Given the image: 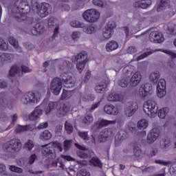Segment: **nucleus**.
Listing matches in <instances>:
<instances>
[{
	"mask_svg": "<svg viewBox=\"0 0 176 176\" xmlns=\"http://www.w3.org/2000/svg\"><path fill=\"white\" fill-rule=\"evenodd\" d=\"M92 3H94L95 6H98V8H102L104 6V1H102V0H93Z\"/></svg>",
	"mask_w": 176,
	"mask_h": 176,
	"instance_id": "60",
	"label": "nucleus"
},
{
	"mask_svg": "<svg viewBox=\"0 0 176 176\" xmlns=\"http://www.w3.org/2000/svg\"><path fill=\"white\" fill-rule=\"evenodd\" d=\"M157 103L153 100H148L143 106V111L149 118H155L157 114Z\"/></svg>",
	"mask_w": 176,
	"mask_h": 176,
	"instance_id": "7",
	"label": "nucleus"
},
{
	"mask_svg": "<svg viewBox=\"0 0 176 176\" xmlns=\"http://www.w3.org/2000/svg\"><path fill=\"white\" fill-rule=\"evenodd\" d=\"M128 129H129V131H131V133H134V131H135V130H137L136 125L133 122H129L128 123Z\"/></svg>",
	"mask_w": 176,
	"mask_h": 176,
	"instance_id": "55",
	"label": "nucleus"
},
{
	"mask_svg": "<svg viewBox=\"0 0 176 176\" xmlns=\"http://www.w3.org/2000/svg\"><path fill=\"white\" fill-rule=\"evenodd\" d=\"M77 176H90V172L86 170V169H81L77 173Z\"/></svg>",
	"mask_w": 176,
	"mask_h": 176,
	"instance_id": "57",
	"label": "nucleus"
},
{
	"mask_svg": "<svg viewBox=\"0 0 176 176\" xmlns=\"http://www.w3.org/2000/svg\"><path fill=\"white\" fill-rule=\"evenodd\" d=\"M0 57L3 61H12V57H13V54L6 53L1 54H0Z\"/></svg>",
	"mask_w": 176,
	"mask_h": 176,
	"instance_id": "41",
	"label": "nucleus"
},
{
	"mask_svg": "<svg viewBox=\"0 0 176 176\" xmlns=\"http://www.w3.org/2000/svg\"><path fill=\"white\" fill-rule=\"evenodd\" d=\"M52 10V6L47 3H41V8L38 12V16L40 17H42L43 19L44 17H46L47 16H49V10Z\"/></svg>",
	"mask_w": 176,
	"mask_h": 176,
	"instance_id": "16",
	"label": "nucleus"
},
{
	"mask_svg": "<svg viewBox=\"0 0 176 176\" xmlns=\"http://www.w3.org/2000/svg\"><path fill=\"white\" fill-rule=\"evenodd\" d=\"M47 127H49V123L47 122H45L40 123L38 125L37 129L38 130H42L43 129H47Z\"/></svg>",
	"mask_w": 176,
	"mask_h": 176,
	"instance_id": "59",
	"label": "nucleus"
},
{
	"mask_svg": "<svg viewBox=\"0 0 176 176\" xmlns=\"http://www.w3.org/2000/svg\"><path fill=\"white\" fill-rule=\"evenodd\" d=\"M43 26H41L39 23H36V25L32 28L31 32L32 35L37 36V35H41V34L43 32Z\"/></svg>",
	"mask_w": 176,
	"mask_h": 176,
	"instance_id": "23",
	"label": "nucleus"
},
{
	"mask_svg": "<svg viewBox=\"0 0 176 176\" xmlns=\"http://www.w3.org/2000/svg\"><path fill=\"white\" fill-rule=\"evenodd\" d=\"M41 100V93L39 91H29L23 96L21 101L23 104H38Z\"/></svg>",
	"mask_w": 176,
	"mask_h": 176,
	"instance_id": "8",
	"label": "nucleus"
},
{
	"mask_svg": "<svg viewBox=\"0 0 176 176\" xmlns=\"http://www.w3.org/2000/svg\"><path fill=\"white\" fill-rule=\"evenodd\" d=\"M72 142V140H65L64 142V151L67 152V151H69L71 148V144Z\"/></svg>",
	"mask_w": 176,
	"mask_h": 176,
	"instance_id": "54",
	"label": "nucleus"
},
{
	"mask_svg": "<svg viewBox=\"0 0 176 176\" xmlns=\"http://www.w3.org/2000/svg\"><path fill=\"white\" fill-rule=\"evenodd\" d=\"M168 3H170L169 0H161L160 3L157 6V12H162V10H164V9L168 6Z\"/></svg>",
	"mask_w": 176,
	"mask_h": 176,
	"instance_id": "30",
	"label": "nucleus"
},
{
	"mask_svg": "<svg viewBox=\"0 0 176 176\" xmlns=\"http://www.w3.org/2000/svg\"><path fill=\"white\" fill-rule=\"evenodd\" d=\"M42 109H35V110L32 112L31 115L29 116L30 120H38L41 116L42 115Z\"/></svg>",
	"mask_w": 176,
	"mask_h": 176,
	"instance_id": "22",
	"label": "nucleus"
},
{
	"mask_svg": "<svg viewBox=\"0 0 176 176\" xmlns=\"http://www.w3.org/2000/svg\"><path fill=\"white\" fill-rule=\"evenodd\" d=\"M155 162L156 164H162V166H170V164H171L170 161H164L162 160H156Z\"/></svg>",
	"mask_w": 176,
	"mask_h": 176,
	"instance_id": "53",
	"label": "nucleus"
},
{
	"mask_svg": "<svg viewBox=\"0 0 176 176\" xmlns=\"http://www.w3.org/2000/svg\"><path fill=\"white\" fill-rule=\"evenodd\" d=\"M16 104V100L13 99H8L6 98V93H0V107L8 108V109H12L13 107Z\"/></svg>",
	"mask_w": 176,
	"mask_h": 176,
	"instance_id": "10",
	"label": "nucleus"
},
{
	"mask_svg": "<svg viewBox=\"0 0 176 176\" xmlns=\"http://www.w3.org/2000/svg\"><path fill=\"white\" fill-rule=\"evenodd\" d=\"M32 131V126L31 125H25V126H21L19 125L16 127L15 129L16 133H21L22 131Z\"/></svg>",
	"mask_w": 176,
	"mask_h": 176,
	"instance_id": "31",
	"label": "nucleus"
},
{
	"mask_svg": "<svg viewBox=\"0 0 176 176\" xmlns=\"http://www.w3.org/2000/svg\"><path fill=\"white\" fill-rule=\"evenodd\" d=\"M100 16L101 14L96 9L87 10L82 14V18L87 23H97L100 20Z\"/></svg>",
	"mask_w": 176,
	"mask_h": 176,
	"instance_id": "9",
	"label": "nucleus"
},
{
	"mask_svg": "<svg viewBox=\"0 0 176 176\" xmlns=\"http://www.w3.org/2000/svg\"><path fill=\"white\" fill-rule=\"evenodd\" d=\"M162 42H164V36L163 35L162 32L158 31V33L155 41H153V43H162Z\"/></svg>",
	"mask_w": 176,
	"mask_h": 176,
	"instance_id": "38",
	"label": "nucleus"
},
{
	"mask_svg": "<svg viewBox=\"0 0 176 176\" xmlns=\"http://www.w3.org/2000/svg\"><path fill=\"white\" fill-rule=\"evenodd\" d=\"M104 111L107 115H114V116L119 113V109L112 104H106L104 107Z\"/></svg>",
	"mask_w": 176,
	"mask_h": 176,
	"instance_id": "18",
	"label": "nucleus"
},
{
	"mask_svg": "<svg viewBox=\"0 0 176 176\" xmlns=\"http://www.w3.org/2000/svg\"><path fill=\"white\" fill-rule=\"evenodd\" d=\"M138 109V103H137L136 102H128L126 104V107L124 110L126 116H128V118H131V116H133V115H134V113L137 112Z\"/></svg>",
	"mask_w": 176,
	"mask_h": 176,
	"instance_id": "12",
	"label": "nucleus"
},
{
	"mask_svg": "<svg viewBox=\"0 0 176 176\" xmlns=\"http://www.w3.org/2000/svg\"><path fill=\"white\" fill-rule=\"evenodd\" d=\"M133 153L136 157H140V156H141V153H142L141 147H140L138 146H135L134 148H133Z\"/></svg>",
	"mask_w": 176,
	"mask_h": 176,
	"instance_id": "49",
	"label": "nucleus"
},
{
	"mask_svg": "<svg viewBox=\"0 0 176 176\" xmlns=\"http://www.w3.org/2000/svg\"><path fill=\"white\" fill-rule=\"evenodd\" d=\"M79 36H80V33L79 32H74L72 34L73 41H78V39H79Z\"/></svg>",
	"mask_w": 176,
	"mask_h": 176,
	"instance_id": "63",
	"label": "nucleus"
},
{
	"mask_svg": "<svg viewBox=\"0 0 176 176\" xmlns=\"http://www.w3.org/2000/svg\"><path fill=\"white\" fill-rule=\"evenodd\" d=\"M153 94V87L149 83H146L141 86L139 95L141 98H146L148 96Z\"/></svg>",
	"mask_w": 176,
	"mask_h": 176,
	"instance_id": "11",
	"label": "nucleus"
},
{
	"mask_svg": "<svg viewBox=\"0 0 176 176\" xmlns=\"http://www.w3.org/2000/svg\"><path fill=\"white\" fill-rule=\"evenodd\" d=\"M84 32H85V34H94V32H96V28L93 25L87 26L84 29Z\"/></svg>",
	"mask_w": 176,
	"mask_h": 176,
	"instance_id": "47",
	"label": "nucleus"
},
{
	"mask_svg": "<svg viewBox=\"0 0 176 176\" xmlns=\"http://www.w3.org/2000/svg\"><path fill=\"white\" fill-rule=\"evenodd\" d=\"M157 94L160 98L166 96V80L161 78L157 85Z\"/></svg>",
	"mask_w": 176,
	"mask_h": 176,
	"instance_id": "13",
	"label": "nucleus"
},
{
	"mask_svg": "<svg viewBox=\"0 0 176 176\" xmlns=\"http://www.w3.org/2000/svg\"><path fill=\"white\" fill-rule=\"evenodd\" d=\"M70 25H72L74 28H82L84 24L78 21H72L70 22Z\"/></svg>",
	"mask_w": 176,
	"mask_h": 176,
	"instance_id": "45",
	"label": "nucleus"
},
{
	"mask_svg": "<svg viewBox=\"0 0 176 176\" xmlns=\"http://www.w3.org/2000/svg\"><path fill=\"white\" fill-rule=\"evenodd\" d=\"M160 135V131L157 128H153L150 131L147 135V141L148 144H153L159 136Z\"/></svg>",
	"mask_w": 176,
	"mask_h": 176,
	"instance_id": "14",
	"label": "nucleus"
},
{
	"mask_svg": "<svg viewBox=\"0 0 176 176\" xmlns=\"http://www.w3.org/2000/svg\"><path fill=\"white\" fill-rule=\"evenodd\" d=\"M58 106V103L57 102H50L46 109H45V114L49 115L52 111H54Z\"/></svg>",
	"mask_w": 176,
	"mask_h": 176,
	"instance_id": "29",
	"label": "nucleus"
},
{
	"mask_svg": "<svg viewBox=\"0 0 176 176\" xmlns=\"http://www.w3.org/2000/svg\"><path fill=\"white\" fill-rule=\"evenodd\" d=\"M175 25H169L168 26V32L170 35H175Z\"/></svg>",
	"mask_w": 176,
	"mask_h": 176,
	"instance_id": "58",
	"label": "nucleus"
},
{
	"mask_svg": "<svg viewBox=\"0 0 176 176\" xmlns=\"http://www.w3.org/2000/svg\"><path fill=\"white\" fill-rule=\"evenodd\" d=\"M34 145L35 144H34V142L31 140H29L26 143H25L23 148L25 149V151H29V152H31Z\"/></svg>",
	"mask_w": 176,
	"mask_h": 176,
	"instance_id": "39",
	"label": "nucleus"
},
{
	"mask_svg": "<svg viewBox=\"0 0 176 176\" xmlns=\"http://www.w3.org/2000/svg\"><path fill=\"white\" fill-rule=\"evenodd\" d=\"M78 134L79 137H80V138H82L85 141H87L89 140V134L87 133V132L79 131L78 133Z\"/></svg>",
	"mask_w": 176,
	"mask_h": 176,
	"instance_id": "56",
	"label": "nucleus"
},
{
	"mask_svg": "<svg viewBox=\"0 0 176 176\" xmlns=\"http://www.w3.org/2000/svg\"><path fill=\"white\" fill-rule=\"evenodd\" d=\"M119 47V44L116 41H110L106 45V50L107 52H113Z\"/></svg>",
	"mask_w": 176,
	"mask_h": 176,
	"instance_id": "27",
	"label": "nucleus"
},
{
	"mask_svg": "<svg viewBox=\"0 0 176 176\" xmlns=\"http://www.w3.org/2000/svg\"><path fill=\"white\" fill-rule=\"evenodd\" d=\"M113 135V130L112 128H107L102 131L100 137L102 138H108L109 137H112Z\"/></svg>",
	"mask_w": 176,
	"mask_h": 176,
	"instance_id": "26",
	"label": "nucleus"
},
{
	"mask_svg": "<svg viewBox=\"0 0 176 176\" xmlns=\"http://www.w3.org/2000/svg\"><path fill=\"white\" fill-rule=\"evenodd\" d=\"M129 83H130V79H129V77L122 78L118 81V85L120 86V87H127L129 86Z\"/></svg>",
	"mask_w": 176,
	"mask_h": 176,
	"instance_id": "34",
	"label": "nucleus"
},
{
	"mask_svg": "<svg viewBox=\"0 0 176 176\" xmlns=\"http://www.w3.org/2000/svg\"><path fill=\"white\" fill-rule=\"evenodd\" d=\"M107 100L111 102L122 101L123 100V95L113 92L108 96Z\"/></svg>",
	"mask_w": 176,
	"mask_h": 176,
	"instance_id": "20",
	"label": "nucleus"
},
{
	"mask_svg": "<svg viewBox=\"0 0 176 176\" xmlns=\"http://www.w3.org/2000/svg\"><path fill=\"white\" fill-rule=\"evenodd\" d=\"M42 153L48 159H56V149L59 150V152H63V144L60 142H54L53 143L47 144L42 146Z\"/></svg>",
	"mask_w": 176,
	"mask_h": 176,
	"instance_id": "2",
	"label": "nucleus"
},
{
	"mask_svg": "<svg viewBox=\"0 0 176 176\" xmlns=\"http://www.w3.org/2000/svg\"><path fill=\"white\" fill-rule=\"evenodd\" d=\"M90 166L94 167H98V168H102V162L98 157H92L89 160Z\"/></svg>",
	"mask_w": 176,
	"mask_h": 176,
	"instance_id": "21",
	"label": "nucleus"
},
{
	"mask_svg": "<svg viewBox=\"0 0 176 176\" xmlns=\"http://www.w3.org/2000/svg\"><path fill=\"white\" fill-rule=\"evenodd\" d=\"M158 32L159 30H154L151 32L149 34V41L153 43L155 41V39H156V36H157Z\"/></svg>",
	"mask_w": 176,
	"mask_h": 176,
	"instance_id": "50",
	"label": "nucleus"
},
{
	"mask_svg": "<svg viewBox=\"0 0 176 176\" xmlns=\"http://www.w3.org/2000/svg\"><path fill=\"white\" fill-rule=\"evenodd\" d=\"M72 67H74L72 63L68 60H63V65H60V69L64 71L65 69H69V68H72Z\"/></svg>",
	"mask_w": 176,
	"mask_h": 176,
	"instance_id": "36",
	"label": "nucleus"
},
{
	"mask_svg": "<svg viewBox=\"0 0 176 176\" xmlns=\"http://www.w3.org/2000/svg\"><path fill=\"white\" fill-rule=\"evenodd\" d=\"M18 6L16 8V20L20 21L21 17L25 16V14H28L31 12V6L28 3L27 0H17Z\"/></svg>",
	"mask_w": 176,
	"mask_h": 176,
	"instance_id": "5",
	"label": "nucleus"
},
{
	"mask_svg": "<svg viewBox=\"0 0 176 176\" xmlns=\"http://www.w3.org/2000/svg\"><path fill=\"white\" fill-rule=\"evenodd\" d=\"M94 120V118H93V116L91 114H88L82 118V123L89 126V124L93 123Z\"/></svg>",
	"mask_w": 176,
	"mask_h": 176,
	"instance_id": "33",
	"label": "nucleus"
},
{
	"mask_svg": "<svg viewBox=\"0 0 176 176\" xmlns=\"http://www.w3.org/2000/svg\"><path fill=\"white\" fill-rule=\"evenodd\" d=\"M8 49H9V45L5 43L2 38H0V50H3L4 52H6Z\"/></svg>",
	"mask_w": 176,
	"mask_h": 176,
	"instance_id": "46",
	"label": "nucleus"
},
{
	"mask_svg": "<svg viewBox=\"0 0 176 176\" xmlns=\"http://www.w3.org/2000/svg\"><path fill=\"white\" fill-rule=\"evenodd\" d=\"M72 60L73 63H75V61L78 63L76 68L80 74H82L87 61H89V59L87 58V53H86V52L79 53L76 56L72 57Z\"/></svg>",
	"mask_w": 176,
	"mask_h": 176,
	"instance_id": "6",
	"label": "nucleus"
},
{
	"mask_svg": "<svg viewBox=\"0 0 176 176\" xmlns=\"http://www.w3.org/2000/svg\"><path fill=\"white\" fill-rule=\"evenodd\" d=\"M82 101H94L96 97L91 94H86L82 96V98H80Z\"/></svg>",
	"mask_w": 176,
	"mask_h": 176,
	"instance_id": "42",
	"label": "nucleus"
},
{
	"mask_svg": "<svg viewBox=\"0 0 176 176\" xmlns=\"http://www.w3.org/2000/svg\"><path fill=\"white\" fill-rule=\"evenodd\" d=\"M75 82H76L75 78L68 76L67 73H63L60 78L56 77L52 80L51 91L54 96H58L61 93L63 85L64 87L71 89V87H74Z\"/></svg>",
	"mask_w": 176,
	"mask_h": 176,
	"instance_id": "1",
	"label": "nucleus"
},
{
	"mask_svg": "<svg viewBox=\"0 0 176 176\" xmlns=\"http://www.w3.org/2000/svg\"><path fill=\"white\" fill-rule=\"evenodd\" d=\"M70 109L69 104L68 103H65L63 104V107L62 108V112H63V115H65V113H68V111Z\"/></svg>",
	"mask_w": 176,
	"mask_h": 176,
	"instance_id": "61",
	"label": "nucleus"
},
{
	"mask_svg": "<svg viewBox=\"0 0 176 176\" xmlns=\"http://www.w3.org/2000/svg\"><path fill=\"white\" fill-rule=\"evenodd\" d=\"M142 79V75H141V72H135L129 80L130 86H131V87H135L140 84Z\"/></svg>",
	"mask_w": 176,
	"mask_h": 176,
	"instance_id": "15",
	"label": "nucleus"
},
{
	"mask_svg": "<svg viewBox=\"0 0 176 176\" xmlns=\"http://www.w3.org/2000/svg\"><path fill=\"white\" fill-rule=\"evenodd\" d=\"M153 53H155V51L153 50L146 52L142 54L141 55H140L139 56H138L137 60L138 61H140V60H142L143 58H145V57H148V56H151V54H153Z\"/></svg>",
	"mask_w": 176,
	"mask_h": 176,
	"instance_id": "44",
	"label": "nucleus"
},
{
	"mask_svg": "<svg viewBox=\"0 0 176 176\" xmlns=\"http://www.w3.org/2000/svg\"><path fill=\"white\" fill-rule=\"evenodd\" d=\"M8 42L14 47V49H19V41L17 40L14 39V37H9L8 38Z\"/></svg>",
	"mask_w": 176,
	"mask_h": 176,
	"instance_id": "43",
	"label": "nucleus"
},
{
	"mask_svg": "<svg viewBox=\"0 0 176 176\" xmlns=\"http://www.w3.org/2000/svg\"><path fill=\"white\" fill-rule=\"evenodd\" d=\"M22 146L21 141L14 138L4 143L3 149L4 152H8V153H19L21 151Z\"/></svg>",
	"mask_w": 176,
	"mask_h": 176,
	"instance_id": "4",
	"label": "nucleus"
},
{
	"mask_svg": "<svg viewBox=\"0 0 176 176\" xmlns=\"http://www.w3.org/2000/svg\"><path fill=\"white\" fill-rule=\"evenodd\" d=\"M148 120H146V119H142L140 121H138V127L140 130H144L146 129V127H148Z\"/></svg>",
	"mask_w": 176,
	"mask_h": 176,
	"instance_id": "35",
	"label": "nucleus"
},
{
	"mask_svg": "<svg viewBox=\"0 0 176 176\" xmlns=\"http://www.w3.org/2000/svg\"><path fill=\"white\" fill-rule=\"evenodd\" d=\"M171 145V140L168 137H164L160 140V146L162 149H167V148H170Z\"/></svg>",
	"mask_w": 176,
	"mask_h": 176,
	"instance_id": "24",
	"label": "nucleus"
},
{
	"mask_svg": "<svg viewBox=\"0 0 176 176\" xmlns=\"http://www.w3.org/2000/svg\"><path fill=\"white\" fill-rule=\"evenodd\" d=\"M20 75V67L14 65H13L9 71L8 76L11 79V82L14 85L12 89V94L14 96H18V94H21V90L19 89L20 84L19 83V80H17L16 76Z\"/></svg>",
	"mask_w": 176,
	"mask_h": 176,
	"instance_id": "3",
	"label": "nucleus"
},
{
	"mask_svg": "<svg viewBox=\"0 0 176 176\" xmlns=\"http://www.w3.org/2000/svg\"><path fill=\"white\" fill-rule=\"evenodd\" d=\"M76 153L77 156H78V157H80L81 159H87L89 157V154L85 153V151H77Z\"/></svg>",
	"mask_w": 176,
	"mask_h": 176,
	"instance_id": "52",
	"label": "nucleus"
},
{
	"mask_svg": "<svg viewBox=\"0 0 176 176\" xmlns=\"http://www.w3.org/2000/svg\"><path fill=\"white\" fill-rule=\"evenodd\" d=\"M152 5V0H140L133 3L135 9H148V7Z\"/></svg>",
	"mask_w": 176,
	"mask_h": 176,
	"instance_id": "17",
	"label": "nucleus"
},
{
	"mask_svg": "<svg viewBox=\"0 0 176 176\" xmlns=\"http://www.w3.org/2000/svg\"><path fill=\"white\" fill-rule=\"evenodd\" d=\"M168 112H170V109L168 107H164L158 111V117L160 119H164L167 113H168Z\"/></svg>",
	"mask_w": 176,
	"mask_h": 176,
	"instance_id": "32",
	"label": "nucleus"
},
{
	"mask_svg": "<svg viewBox=\"0 0 176 176\" xmlns=\"http://www.w3.org/2000/svg\"><path fill=\"white\" fill-rule=\"evenodd\" d=\"M109 124H116V120H108L102 119L98 124V129H102V127H107Z\"/></svg>",
	"mask_w": 176,
	"mask_h": 176,
	"instance_id": "25",
	"label": "nucleus"
},
{
	"mask_svg": "<svg viewBox=\"0 0 176 176\" xmlns=\"http://www.w3.org/2000/svg\"><path fill=\"white\" fill-rule=\"evenodd\" d=\"M10 170L13 173H18L19 174H21V173H23V168L15 166H10Z\"/></svg>",
	"mask_w": 176,
	"mask_h": 176,
	"instance_id": "51",
	"label": "nucleus"
},
{
	"mask_svg": "<svg viewBox=\"0 0 176 176\" xmlns=\"http://www.w3.org/2000/svg\"><path fill=\"white\" fill-rule=\"evenodd\" d=\"M112 34H113V31L106 28L105 31L103 32V36L105 39H109L112 36Z\"/></svg>",
	"mask_w": 176,
	"mask_h": 176,
	"instance_id": "48",
	"label": "nucleus"
},
{
	"mask_svg": "<svg viewBox=\"0 0 176 176\" xmlns=\"http://www.w3.org/2000/svg\"><path fill=\"white\" fill-rule=\"evenodd\" d=\"M163 52L164 53H166V54H168V56H170L171 58H176V54L175 52L167 50H165Z\"/></svg>",
	"mask_w": 176,
	"mask_h": 176,
	"instance_id": "64",
	"label": "nucleus"
},
{
	"mask_svg": "<svg viewBox=\"0 0 176 176\" xmlns=\"http://www.w3.org/2000/svg\"><path fill=\"white\" fill-rule=\"evenodd\" d=\"M53 137V135L49 130H45L40 134V140H42L43 141H47L50 140Z\"/></svg>",
	"mask_w": 176,
	"mask_h": 176,
	"instance_id": "28",
	"label": "nucleus"
},
{
	"mask_svg": "<svg viewBox=\"0 0 176 176\" xmlns=\"http://www.w3.org/2000/svg\"><path fill=\"white\" fill-rule=\"evenodd\" d=\"M65 130L67 134H72V133H74V126L72 124L66 121L65 123Z\"/></svg>",
	"mask_w": 176,
	"mask_h": 176,
	"instance_id": "37",
	"label": "nucleus"
},
{
	"mask_svg": "<svg viewBox=\"0 0 176 176\" xmlns=\"http://www.w3.org/2000/svg\"><path fill=\"white\" fill-rule=\"evenodd\" d=\"M107 87H108V84L105 80H103L95 87V90L96 93L102 94L107 91Z\"/></svg>",
	"mask_w": 176,
	"mask_h": 176,
	"instance_id": "19",
	"label": "nucleus"
},
{
	"mask_svg": "<svg viewBox=\"0 0 176 176\" xmlns=\"http://www.w3.org/2000/svg\"><path fill=\"white\" fill-rule=\"evenodd\" d=\"M107 28L108 30H111V31H113V29H114V28H116V23H115V22H111V21L109 22V23H107Z\"/></svg>",
	"mask_w": 176,
	"mask_h": 176,
	"instance_id": "62",
	"label": "nucleus"
},
{
	"mask_svg": "<svg viewBox=\"0 0 176 176\" xmlns=\"http://www.w3.org/2000/svg\"><path fill=\"white\" fill-rule=\"evenodd\" d=\"M159 78H160V74L159 73H151L149 76L150 80L153 83H157V80H159Z\"/></svg>",
	"mask_w": 176,
	"mask_h": 176,
	"instance_id": "40",
	"label": "nucleus"
}]
</instances>
